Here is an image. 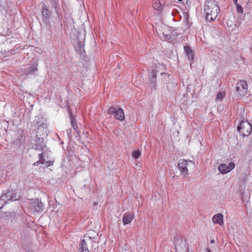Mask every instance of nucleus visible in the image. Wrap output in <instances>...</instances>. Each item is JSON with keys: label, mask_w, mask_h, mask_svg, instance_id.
<instances>
[{"label": "nucleus", "mask_w": 252, "mask_h": 252, "mask_svg": "<svg viewBox=\"0 0 252 252\" xmlns=\"http://www.w3.org/2000/svg\"><path fill=\"white\" fill-rule=\"evenodd\" d=\"M41 12L43 18L46 20H48L52 14V11L49 9V5L42 1L41 2Z\"/></svg>", "instance_id": "obj_9"}, {"label": "nucleus", "mask_w": 252, "mask_h": 252, "mask_svg": "<svg viewBox=\"0 0 252 252\" xmlns=\"http://www.w3.org/2000/svg\"><path fill=\"white\" fill-rule=\"evenodd\" d=\"M228 169L229 170V172L232 170L235 167V164L231 162H230L228 165H227Z\"/></svg>", "instance_id": "obj_26"}, {"label": "nucleus", "mask_w": 252, "mask_h": 252, "mask_svg": "<svg viewBox=\"0 0 252 252\" xmlns=\"http://www.w3.org/2000/svg\"><path fill=\"white\" fill-rule=\"evenodd\" d=\"M13 144L17 147H20L22 145L24 144V142L23 140L22 136L19 135L16 140L14 141Z\"/></svg>", "instance_id": "obj_22"}, {"label": "nucleus", "mask_w": 252, "mask_h": 252, "mask_svg": "<svg viewBox=\"0 0 252 252\" xmlns=\"http://www.w3.org/2000/svg\"><path fill=\"white\" fill-rule=\"evenodd\" d=\"M248 93V84L246 81L241 80L236 84L235 95L239 98H242Z\"/></svg>", "instance_id": "obj_3"}, {"label": "nucleus", "mask_w": 252, "mask_h": 252, "mask_svg": "<svg viewBox=\"0 0 252 252\" xmlns=\"http://www.w3.org/2000/svg\"><path fill=\"white\" fill-rule=\"evenodd\" d=\"M44 205L38 198L33 199L31 202V209L33 213H40L43 211Z\"/></svg>", "instance_id": "obj_7"}, {"label": "nucleus", "mask_w": 252, "mask_h": 252, "mask_svg": "<svg viewBox=\"0 0 252 252\" xmlns=\"http://www.w3.org/2000/svg\"><path fill=\"white\" fill-rule=\"evenodd\" d=\"M79 252H89L87 243L85 239H82L79 244Z\"/></svg>", "instance_id": "obj_18"}, {"label": "nucleus", "mask_w": 252, "mask_h": 252, "mask_svg": "<svg viewBox=\"0 0 252 252\" xmlns=\"http://www.w3.org/2000/svg\"><path fill=\"white\" fill-rule=\"evenodd\" d=\"M176 250L178 249H183V250L187 249V244L185 239L183 237L177 239L175 244Z\"/></svg>", "instance_id": "obj_11"}, {"label": "nucleus", "mask_w": 252, "mask_h": 252, "mask_svg": "<svg viewBox=\"0 0 252 252\" xmlns=\"http://www.w3.org/2000/svg\"><path fill=\"white\" fill-rule=\"evenodd\" d=\"M213 222L222 226L223 224V215L221 214L215 215L212 218Z\"/></svg>", "instance_id": "obj_15"}, {"label": "nucleus", "mask_w": 252, "mask_h": 252, "mask_svg": "<svg viewBox=\"0 0 252 252\" xmlns=\"http://www.w3.org/2000/svg\"><path fill=\"white\" fill-rule=\"evenodd\" d=\"M153 7L154 9L157 10H161L162 9V5L159 1H156L154 4H153Z\"/></svg>", "instance_id": "obj_23"}, {"label": "nucleus", "mask_w": 252, "mask_h": 252, "mask_svg": "<svg viewBox=\"0 0 252 252\" xmlns=\"http://www.w3.org/2000/svg\"><path fill=\"white\" fill-rule=\"evenodd\" d=\"M32 143L34 145V148L39 151H43L44 148L46 147V144L44 142L43 137L40 135H36Z\"/></svg>", "instance_id": "obj_8"}, {"label": "nucleus", "mask_w": 252, "mask_h": 252, "mask_svg": "<svg viewBox=\"0 0 252 252\" xmlns=\"http://www.w3.org/2000/svg\"><path fill=\"white\" fill-rule=\"evenodd\" d=\"M250 152H251L252 150V137L249 140V150Z\"/></svg>", "instance_id": "obj_31"}, {"label": "nucleus", "mask_w": 252, "mask_h": 252, "mask_svg": "<svg viewBox=\"0 0 252 252\" xmlns=\"http://www.w3.org/2000/svg\"><path fill=\"white\" fill-rule=\"evenodd\" d=\"M237 130L242 136H248L252 132V125L247 121L242 120L237 126Z\"/></svg>", "instance_id": "obj_4"}, {"label": "nucleus", "mask_w": 252, "mask_h": 252, "mask_svg": "<svg viewBox=\"0 0 252 252\" xmlns=\"http://www.w3.org/2000/svg\"><path fill=\"white\" fill-rule=\"evenodd\" d=\"M107 114L113 115L116 119L120 121L125 119L124 111L121 107H111L108 109Z\"/></svg>", "instance_id": "obj_5"}, {"label": "nucleus", "mask_w": 252, "mask_h": 252, "mask_svg": "<svg viewBox=\"0 0 252 252\" xmlns=\"http://www.w3.org/2000/svg\"><path fill=\"white\" fill-rule=\"evenodd\" d=\"M134 218V215L130 213L126 212L124 214L123 222L124 225H126L131 222Z\"/></svg>", "instance_id": "obj_14"}, {"label": "nucleus", "mask_w": 252, "mask_h": 252, "mask_svg": "<svg viewBox=\"0 0 252 252\" xmlns=\"http://www.w3.org/2000/svg\"><path fill=\"white\" fill-rule=\"evenodd\" d=\"M188 161L184 159H181L179 160L178 166L182 174L185 177L188 174V170L187 167Z\"/></svg>", "instance_id": "obj_10"}, {"label": "nucleus", "mask_w": 252, "mask_h": 252, "mask_svg": "<svg viewBox=\"0 0 252 252\" xmlns=\"http://www.w3.org/2000/svg\"><path fill=\"white\" fill-rule=\"evenodd\" d=\"M178 0V1H182L183 0Z\"/></svg>", "instance_id": "obj_37"}, {"label": "nucleus", "mask_w": 252, "mask_h": 252, "mask_svg": "<svg viewBox=\"0 0 252 252\" xmlns=\"http://www.w3.org/2000/svg\"><path fill=\"white\" fill-rule=\"evenodd\" d=\"M207 252H211V250L209 249H207Z\"/></svg>", "instance_id": "obj_36"}, {"label": "nucleus", "mask_w": 252, "mask_h": 252, "mask_svg": "<svg viewBox=\"0 0 252 252\" xmlns=\"http://www.w3.org/2000/svg\"><path fill=\"white\" fill-rule=\"evenodd\" d=\"M18 199L15 191L8 189L5 193L2 194L0 197V208H2L4 204L10 201H16Z\"/></svg>", "instance_id": "obj_2"}, {"label": "nucleus", "mask_w": 252, "mask_h": 252, "mask_svg": "<svg viewBox=\"0 0 252 252\" xmlns=\"http://www.w3.org/2000/svg\"><path fill=\"white\" fill-rule=\"evenodd\" d=\"M223 93H222L221 92H219L217 94L216 99H221L223 98Z\"/></svg>", "instance_id": "obj_29"}, {"label": "nucleus", "mask_w": 252, "mask_h": 252, "mask_svg": "<svg viewBox=\"0 0 252 252\" xmlns=\"http://www.w3.org/2000/svg\"><path fill=\"white\" fill-rule=\"evenodd\" d=\"M233 1L235 4H238V0H233Z\"/></svg>", "instance_id": "obj_34"}, {"label": "nucleus", "mask_w": 252, "mask_h": 252, "mask_svg": "<svg viewBox=\"0 0 252 252\" xmlns=\"http://www.w3.org/2000/svg\"><path fill=\"white\" fill-rule=\"evenodd\" d=\"M51 0V3L53 7L54 8L55 11L57 14V15L58 16V21H61L62 19V13H60L59 12V0Z\"/></svg>", "instance_id": "obj_13"}, {"label": "nucleus", "mask_w": 252, "mask_h": 252, "mask_svg": "<svg viewBox=\"0 0 252 252\" xmlns=\"http://www.w3.org/2000/svg\"><path fill=\"white\" fill-rule=\"evenodd\" d=\"M45 164H46V166L47 167L50 166L53 164V161L47 160V159H46Z\"/></svg>", "instance_id": "obj_28"}, {"label": "nucleus", "mask_w": 252, "mask_h": 252, "mask_svg": "<svg viewBox=\"0 0 252 252\" xmlns=\"http://www.w3.org/2000/svg\"><path fill=\"white\" fill-rule=\"evenodd\" d=\"M38 64L36 63H33L31 65L24 70V74L26 75H32L34 72L38 70Z\"/></svg>", "instance_id": "obj_12"}, {"label": "nucleus", "mask_w": 252, "mask_h": 252, "mask_svg": "<svg viewBox=\"0 0 252 252\" xmlns=\"http://www.w3.org/2000/svg\"><path fill=\"white\" fill-rule=\"evenodd\" d=\"M163 75L166 76L167 77H169L170 76V75L167 73H161V75Z\"/></svg>", "instance_id": "obj_32"}, {"label": "nucleus", "mask_w": 252, "mask_h": 252, "mask_svg": "<svg viewBox=\"0 0 252 252\" xmlns=\"http://www.w3.org/2000/svg\"><path fill=\"white\" fill-rule=\"evenodd\" d=\"M235 5L236 7V10H237V12L239 13H240V14L243 13L244 11H243V8L242 7V6L241 5H240V4H239L238 3L237 4H235Z\"/></svg>", "instance_id": "obj_25"}, {"label": "nucleus", "mask_w": 252, "mask_h": 252, "mask_svg": "<svg viewBox=\"0 0 252 252\" xmlns=\"http://www.w3.org/2000/svg\"><path fill=\"white\" fill-rule=\"evenodd\" d=\"M39 164V162H38V160L35 162H34L33 164V166H37L38 165V164Z\"/></svg>", "instance_id": "obj_33"}, {"label": "nucleus", "mask_w": 252, "mask_h": 252, "mask_svg": "<svg viewBox=\"0 0 252 252\" xmlns=\"http://www.w3.org/2000/svg\"><path fill=\"white\" fill-rule=\"evenodd\" d=\"M158 72V67L155 65L149 75V85L152 91H156L157 87V75Z\"/></svg>", "instance_id": "obj_6"}, {"label": "nucleus", "mask_w": 252, "mask_h": 252, "mask_svg": "<svg viewBox=\"0 0 252 252\" xmlns=\"http://www.w3.org/2000/svg\"><path fill=\"white\" fill-rule=\"evenodd\" d=\"M38 162L42 164H45L46 160L48 159V157L47 156L46 157H45V153L44 151H42L41 153L38 154Z\"/></svg>", "instance_id": "obj_20"}, {"label": "nucleus", "mask_w": 252, "mask_h": 252, "mask_svg": "<svg viewBox=\"0 0 252 252\" xmlns=\"http://www.w3.org/2000/svg\"><path fill=\"white\" fill-rule=\"evenodd\" d=\"M141 155V152L139 150H135L132 153V157L135 159L138 158Z\"/></svg>", "instance_id": "obj_24"}, {"label": "nucleus", "mask_w": 252, "mask_h": 252, "mask_svg": "<svg viewBox=\"0 0 252 252\" xmlns=\"http://www.w3.org/2000/svg\"><path fill=\"white\" fill-rule=\"evenodd\" d=\"M78 48L79 49V52L80 53H81L82 51H84V45L82 44L81 42H78Z\"/></svg>", "instance_id": "obj_27"}, {"label": "nucleus", "mask_w": 252, "mask_h": 252, "mask_svg": "<svg viewBox=\"0 0 252 252\" xmlns=\"http://www.w3.org/2000/svg\"><path fill=\"white\" fill-rule=\"evenodd\" d=\"M210 242L211 244H214L215 243V240H211L210 241Z\"/></svg>", "instance_id": "obj_35"}, {"label": "nucleus", "mask_w": 252, "mask_h": 252, "mask_svg": "<svg viewBox=\"0 0 252 252\" xmlns=\"http://www.w3.org/2000/svg\"><path fill=\"white\" fill-rule=\"evenodd\" d=\"M204 12L205 13L206 20L211 22L216 19L220 12V8L216 2L206 0L205 2Z\"/></svg>", "instance_id": "obj_1"}, {"label": "nucleus", "mask_w": 252, "mask_h": 252, "mask_svg": "<svg viewBox=\"0 0 252 252\" xmlns=\"http://www.w3.org/2000/svg\"><path fill=\"white\" fill-rule=\"evenodd\" d=\"M37 129L38 131L39 130H42L43 131V134L47 135L48 133V129H47V125L45 123H42L40 124L38 126Z\"/></svg>", "instance_id": "obj_19"}, {"label": "nucleus", "mask_w": 252, "mask_h": 252, "mask_svg": "<svg viewBox=\"0 0 252 252\" xmlns=\"http://www.w3.org/2000/svg\"><path fill=\"white\" fill-rule=\"evenodd\" d=\"M218 170L221 174H226L229 172L227 165L224 163L221 164L218 167Z\"/></svg>", "instance_id": "obj_21"}, {"label": "nucleus", "mask_w": 252, "mask_h": 252, "mask_svg": "<svg viewBox=\"0 0 252 252\" xmlns=\"http://www.w3.org/2000/svg\"><path fill=\"white\" fill-rule=\"evenodd\" d=\"M71 122L72 126L73 127V129L74 130H76L77 128H78V127H77V125L76 124L75 122L73 121V120L72 119H71Z\"/></svg>", "instance_id": "obj_30"}, {"label": "nucleus", "mask_w": 252, "mask_h": 252, "mask_svg": "<svg viewBox=\"0 0 252 252\" xmlns=\"http://www.w3.org/2000/svg\"><path fill=\"white\" fill-rule=\"evenodd\" d=\"M184 49L185 52L188 56L189 60L192 62L194 59V53L192 50L188 45L184 46Z\"/></svg>", "instance_id": "obj_16"}, {"label": "nucleus", "mask_w": 252, "mask_h": 252, "mask_svg": "<svg viewBox=\"0 0 252 252\" xmlns=\"http://www.w3.org/2000/svg\"><path fill=\"white\" fill-rule=\"evenodd\" d=\"M158 36L161 40L164 41H169L173 39L172 35H171L170 33H165L164 32L158 33Z\"/></svg>", "instance_id": "obj_17"}]
</instances>
